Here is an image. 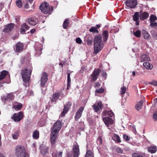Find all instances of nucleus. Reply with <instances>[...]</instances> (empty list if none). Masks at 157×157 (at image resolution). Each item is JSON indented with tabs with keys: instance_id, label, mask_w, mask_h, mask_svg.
<instances>
[{
	"instance_id": "nucleus-1",
	"label": "nucleus",
	"mask_w": 157,
	"mask_h": 157,
	"mask_svg": "<svg viewBox=\"0 0 157 157\" xmlns=\"http://www.w3.org/2000/svg\"><path fill=\"white\" fill-rule=\"evenodd\" d=\"M61 127V122L60 121H57L54 124L50 136L51 142L52 145L55 144L59 131Z\"/></svg>"
},
{
	"instance_id": "nucleus-2",
	"label": "nucleus",
	"mask_w": 157,
	"mask_h": 157,
	"mask_svg": "<svg viewBox=\"0 0 157 157\" xmlns=\"http://www.w3.org/2000/svg\"><path fill=\"white\" fill-rule=\"evenodd\" d=\"M104 44L102 40L101 35H98L95 36L94 40V54H98L104 47Z\"/></svg>"
},
{
	"instance_id": "nucleus-3",
	"label": "nucleus",
	"mask_w": 157,
	"mask_h": 157,
	"mask_svg": "<svg viewBox=\"0 0 157 157\" xmlns=\"http://www.w3.org/2000/svg\"><path fill=\"white\" fill-rule=\"evenodd\" d=\"M31 73L32 70L30 69H29L25 68L21 71V75L24 82V84L26 87L29 86L28 83Z\"/></svg>"
},
{
	"instance_id": "nucleus-4",
	"label": "nucleus",
	"mask_w": 157,
	"mask_h": 157,
	"mask_svg": "<svg viewBox=\"0 0 157 157\" xmlns=\"http://www.w3.org/2000/svg\"><path fill=\"white\" fill-rule=\"evenodd\" d=\"M39 8L42 12L47 14L51 13V12L53 10V7L51 6L50 8L48 3L47 2H45L41 4Z\"/></svg>"
},
{
	"instance_id": "nucleus-5",
	"label": "nucleus",
	"mask_w": 157,
	"mask_h": 157,
	"mask_svg": "<svg viewBox=\"0 0 157 157\" xmlns=\"http://www.w3.org/2000/svg\"><path fill=\"white\" fill-rule=\"evenodd\" d=\"M16 155L17 157H29V155L25 152L23 147L17 146L16 148Z\"/></svg>"
},
{
	"instance_id": "nucleus-6",
	"label": "nucleus",
	"mask_w": 157,
	"mask_h": 157,
	"mask_svg": "<svg viewBox=\"0 0 157 157\" xmlns=\"http://www.w3.org/2000/svg\"><path fill=\"white\" fill-rule=\"evenodd\" d=\"M101 70L99 68H95L92 74L90 75V81L91 82H95L98 78Z\"/></svg>"
},
{
	"instance_id": "nucleus-7",
	"label": "nucleus",
	"mask_w": 157,
	"mask_h": 157,
	"mask_svg": "<svg viewBox=\"0 0 157 157\" xmlns=\"http://www.w3.org/2000/svg\"><path fill=\"white\" fill-rule=\"evenodd\" d=\"M72 105V103L70 101H68L64 106V108L60 117H64L68 112Z\"/></svg>"
},
{
	"instance_id": "nucleus-8",
	"label": "nucleus",
	"mask_w": 157,
	"mask_h": 157,
	"mask_svg": "<svg viewBox=\"0 0 157 157\" xmlns=\"http://www.w3.org/2000/svg\"><path fill=\"white\" fill-rule=\"evenodd\" d=\"M23 115L22 112L20 111L17 113H15L12 117V118L16 122L20 121L23 118Z\"/></svg>"
},
{
	"instance_id": "nucleus-9",
	"label": "nucleus",
	"mask_w": 157,
	"mask_h": 157,
	"mask_svg": "<svg viewBox=\"0 0 157 157\" xmlns=\"http://www.w3.org/2000/svg\"><path fill=\"white\" fill-rule=\"evenodd\" d=\"M42 45L40 43H37L35 44V54L36 56L40 55L42 53Z\"/></svg>"
},
{
	"instance_id": "nucleus-10",
	"label": "nucleus",
	"mask_w": 157,
	"mask_h": 157,
	"mask_svg": "<svg viewBox=\"0 0 157 157\" xmlns=\"http://www.w3.org/2000/svg\"><path fill=\"white\" fill-rule=\"evenodd\" d=\"M73 153L74 157H78L79 155V146L77 143H75L73 146Z\"/></svg>"
},
{
	"instance_id": "nucleus-11",
	"label": "nucleus",
	"mask_w": 157,
	"mask_h": 157,
	"mask_svg": "<svg viewBox=\"0 0 157 157\" xmlns=\"http://www.w3.org/2000/svg\"><path fill=\"white\" fill-rule=\"evenodd\" d=\"M125 3L127 6L130 8H134L137 4V1L136 0H128Z\"/></svg>"
},
{
	"instance_id": "nucleus-12",
	"label": "nucleus",
	"mask_w": 157,
	"mask_h": 157,
	"mask_svg": "<svg viewBox=\"0 0 157 157\" xmlns=\"http://www.w3.org/2000/svg\"><path fill=\"white\" fill-rule=\"evenodd\" d=\"M103 105L101 101L96 102L95 104L92 106L93 109L96 112H97L102 108Z\"/></svg>"
},
{
	"instance_id": "nucleus-13",
	"label": "nucleus",
	"mask_w": 157,
	"mask_h": 157,
	"mask_svg": "<svg viewBox=\"0 0 157 157\" xmlns=\"http://www.w3.org/2000/svg\"><path fill=\"white\" fill-rule=\"evenodd\" d=\"M14 96L13 93H11L8 94L6 97L3 96L2 97L1 99L3 101H4L5 102L6 101H12L13 99Z\"/></svg>"
},
{
	"instance_id": "nucleus-14",
	"label": "nucleus",
	"mask_w": 157,
	"mask_h": 157,
	"mask_svg": "<svg viewBox=\"0 0 157 157\" xmlns=\"http://www.w3.org/2000/svg\"><path fill=\"white\" fill-rule=\"evenodd\" d=\"M84 110V108L83 107H80L79 108L78 111L76 113L75 116V121H78V119L81 117L82 115V113Z\"/></svg>"
},
{
	"instance_id": "nucleus-15",
	"label": "nucleus",
	"mask_w": 157,
	"mask_h": 157,
	"mask_svg": "<svg viewBox=\"0 0 157 157\" xmlns=\"http://www.w3.org/2000/svg\"><path fill=\"white\" fill-rule=\"evenodd\" d=\"M103 120L105 124L108 127L110 124H112L113 123V119L109 117H103Z\"/></svg>"
},
{
	"instance_id": "nucleus-16",
	"label": "nucleus",
	"mask_w": 157,
	"mask_h": 157,
	"mask_svg": "<svg viewBox=\"0 0 157 157\" xmlns=\"http://www.w3.org/2000/svg\"><path fill=\"white\" fill-rule=\"evenodd\" d=\"M29 26L25 23H23L21 25L20 29V33L24 34L25 33L26 30H28L29 28Z\"/></svg>"
},
{
	"instance_id": "nucleus-17",
	"label": "nucleus",
	"mask_w": 157,
	"mask_h": 157,
	"mask_svg": "<svg viewBox=\"0 0 157 157\" xmlns=\"http://www.w3.org/2000/svg\"><path fill=\"white\" fill-rule=\"evenodd\" d=\"M48 80L47 74L44 72L43 73L41 79V85L42 87H44L45 83Z\"/></svg>"
},
{
	"instance_id": "nucleus-18",
	"label": "nucleus",
	"mask_w": 157,
	"mask_h": 157,
	"mask_svg": "<svg viewBox=\"0 0 157 157\" xmlns=\"http://www.w3.org/2000/svg\"><path fill=\"white\" fill-rule=\"evenodd\" d=\"M14 24L13 23H10L6 25L3 29V32L8 33L11 31L14 28Z\"/></svg>"
},
{
	"instance_id": "nucleus-19",
	"label": "nucleus",
	"mask_w": 157,
	"mask_h": 157,
	"mask_svg": "<svg viewBox=\"0 0 157 157\" xmlns=\"http://www.w3.org/2000/svg\"><path fill=\"white\" fill-rule=\"evenodd\" d=\"M23 46L22 43L20 42H18L16 45V51L17 52H20L22 51L23 50Z\"/></svg>"
},
{
	"instance_id": "nucleus-20",
	"label": "nucleus",
	"mask_w": 157,
	"mask_h": 157,
	"mask_svg": "<svg viewBox=\"0 0 157 157\" xmlns=\"http://www.w3.org/2000/svg\"><path fill=\"white\" fill-rule=\"evenodd\" d=\"M139 13L137 12H136L133 16V19L134 21L136 22V25H139Z\"/></svg>"
},
{
	"instance_id": "nucleus-21",
	"label": "nucleus",
	"mask_w": 157,
	"mask_h": 157,
	"mask_svg": "<svg viewBox=\"0 0 157 157\" xmlns=\"http://www.w3.org/2000/svg\"><path fill=\"white\" fill-rule=\"evenodd\" d=\"M49 148L46 146L40 147V151L42 154L44 155L47 154L48 152Z\"/></svg>"
},
{
	"instance_id": "nucleus-22",
	"label": "nucleus",
	"mask_w": 157,
	"mask_h": 157,
	"mask_svg": "<svg viewBox=\"0 0 157 157\" xmlns=\"http://www.w3.org/2000/svg\"><path fill=\"white\" fill-rule=\"evenodd\" d=\"M29 24L32 26L36 25L38 22L37 20L33 18H31L28 19Z\"/></svg>"
},
{
	"instance_id": "nucleus-23",
	"label": "nucleus",
	"mask_w": 157,
	"mask_h": 157,
	"mask_svg": "<svg viewBox=\"0 0 157 157\" xmlns=\"http://www.w3.org/2000/svg\"><path fill=\"white\" fill-rule=\"evenodd\" d=\"M102 36L104 42L106 41L109 37L108 32L106 30H104L102 33Z\"/></svg>"
},
{
	"instance_id": "nucleus-24",
	"label": "nucleus",
	"mask_w": 157,
	"mask_h": 157,
	"mask_svg": "<svg viewBox=\"0 0 157 157\" xmlns=\"http://www.w3.org/2000/svg\"><path fill=\"white\" fill-rule=\"evenodd\" d=\"M149 14L147 12H144L140 14V20L144 21L147 19L149 16Z\"/></svg>"
},
{
	"instance_id": "nucleus-25",
	"label": "nucleus",
	"mask_w": 157,
	"mask_h": 157,
	"mask_svg": "<svg viewBox=\"0 0 157 157\" xmlns=\"http://www.w3.org/2000/svg\"><path fill=\"white\" fill-rule=\"evenodd\" d=\"M107 115H108L110 117H113L114 116V114L112 111L105 110L103 113L102 116L104 117Z\"/></svg>"
},
{
	"instance_id": "nucleus-26",
	"label": "nucleus",
	"mask_w": 157,
	"mask_h": 157,
	"mask_svg": "<svg viewBox=\"0 0 157 157\" xmlns=\"http://www.w3.org/2000/svg\"><path fill=\"white\" fill-rule=\"evenodd\" d=\"M141 62L145 61H150V60L149 57L146 54H143L140 56Z\"/></svg>"
},
{
	"instance_id": "nucleus-27",
	"label": "nucleus",
	"mask_w": 157,
	"mask_h": 157,
	"mask_svg": "<svg viewBox=\"0 0 157 157\" xmlns=\"http://www.w3.org/2000/svg\"><path fill=\"white\" fill-rule=\"evenodd\" d=\"M144 101V99H141L139 102L136 104L135 106V108L137 110H139L142 108L143 105Z\"/></svg>"
},
{
	"instance_id": "nucleus-28",
	"label": "nucleus",
	"mask_w": 157,
	"mask_h": 157,
	"mask_svg": "<svg viewBox=\"0 0 157 157\" xmlns=\"http://www.w3.org/2000/svg\"><path fill=\"white\" fill-rule=\"evenodd\" d=\"M112 138L113 140L118 143H120L121 142L120 138L117 134H114Z\"/></svg>"
},
{
	"instance_id": "nucleus-29",
	"label": "nucleus",
	"mask_w": 157,
	"mask_h": 157,
	"mask_svg": "<svg viewBox=\"0 0 157 157\" xmlns=\"http://www.w3.org/2000/svg\"><path fill=\"white\" fill-rule=\"evenodd\" d=\"M142 33L144 38L146 40H148L150 38V35L148 33L146 30H143L142 31Z\"/></svg>"
},
{
	"instance_id": "nucleus-30",
	"label": "nucleus",
	"mask_w": 157,
	"mask_h": 157,
	"mask_svg": "<svg viewBox=\"0 0 157 157\" xmlns=\"http://www.w3.org/2000/svg\"><path fill=\"white\" fill-rule=\"evenodd\" d=\"M143 65L147 69L151 70L153 67L152 64L147 62L144 63Z\"/></svg>"
},
{
	"instance_id": "nucleus-31",
	"label": "nucleus",
	"mask_w": 157,
	"mask_h": 157,
	"mask_svg": "<svg viewBox=\"0 0 157 157\" xmlns=\"http://www.w3.org/2000/svg\"><path fill=\"white\" fill-rule=\"evenodd\" d=\"M62 151H60L58 153L56 151H55L52 153V156L53 157H62Z\"/></svg>"
},
{
	"instance_id": "nucleus-32",
	"label": "nucleus",
	"mask_w": 157,
	"mask_h": 157,
	"mask_svg": "<svg viewBox=\"0 0 157 157\" xmlns=\"http://www.w3.org/2000/svg\"><path fill=\"white\" fill-rule=\"evenodd\" d=\"M148 151L151 153H154L157 151L156 147L155 146H151L148 148Z\"/></svg>"
},
{
	"instance_id": "nucleus-33",
	"label": "nucleus",
	"mask_w": 157,
	"mask_h": 157,
	"mask_svg": "<svg viewBox=\"0 0 157 157\" xmlns=\"http://www.w3.org/2000/svg\"><path fill=\"white\" fill-rule=\"evenodd\" d=\"M39 133L37 130L34 131L33 134V138L35 140H37L39 138Z\"/></svg>"
},
{
	"instance_id": "nucleus-34",
	"label": "nucleus",
	"mask_w": 157,
	"mask_h": 157,
	"mask_svg": "<svg viewBox=\"0 0 157 157\" xmlns=\"http://www.w3.org/2000/svg\"><path fill=\"white\" fill-rule=\"evenodd\" d=\"M20 132L19 131L17 130L14 133L12 134V136L14 139H17L19 136Z\"/></svg>"
},
{
	"instance_id": "nucleus-35",
	"label": "nucleus",
	"mask_w": 157,
	"mask_h": 157,
	"mask_svg": "<svg viewBox=\"0 0 157 157\" xmlns=\"http://www.w3.org/2000/svg\"><path fill=\"white\" fill-rule=\"evenodd\" d=\"M8 74V72L6 71H3L1 72L0 75V80L3 79Z\"/></svg>"
},
{
	"instance_id": "nucleus-36",
	"label": "nucleus",
	"mask_w": 157,
	"mask_h": 157,
	"mask_svg": "<svg viewBox=\"0 0 157 157\" xmlns=\"http://www.w3.org/2000/svg\"><path fill=\"white\" fill-rule=\"evenodd\" d=\"M90 32L94 33H99V31L94 26L91 27L89 30Z\"/></svg>"
},
{
	"instance_id": "nucleus-37",
	"label": "nucleus",
	"mask_w": 157,
	"mask_h": 157,
	"mask_svg": "<svg viewBox=\"0 0 157 157\" xmlns=\"http://www.w3.org/2000/svg\"><path fill=\"white\" fill-rule=\"evenodd\" d=\"M133 33L134 35L137 37L140 38L141 36V31L139 30H137L136 32H134Z\"/></svg>"
},
{
	"instance_id": "nucleus-38",
	"label": "nucleus",
	"mask_w": 157,
	"mask_h": 157,
	"mask_svg": "<svg viewBox=\"0 0 157 157\" xmlns=\"http://www.w3.org/2000/svg\"><path fill=\"white\" fill-rule=\"evenodd\" d=\"M86 157H94V155L92 152L90 150L88 151L86 155Z\"/></svg>"
},
{
	"instance_id": "nucleus-39",
	"label": "nucleus",
	"mask_w": 157,
	"mask_h": 157,
	"mask_svg": "<svg viewBox=\"0 0 157 157\" xmlns=\"http://www.w3.org/2000/svg\"><path fill=\"white\" fill-rule=\"evenodd\" d=\"M22 0H17L16 1V2L17 6L19 8H21L22 6Z\"/></svg>"
},
{
	"instance_id": "nucleus-40",
	"label": "nucleus",
	"mask_w": 157,
	"mask_h": 157,
	"mask_svg": "<svg viewBox=\"0 0 157 157\" xmlns=\"http://www.w3.org/2000/svg\"><path fill=\"white\" fill-rule=\"evenodd\" d=\"M157 19V17L155 15L151 14L150 17V22L155 21Z\"/></svg>"
},
{
	"instance_id": "nucleus-41",
	"label": "nucleus",
	"mask_w": 157,
	"mask_h": 157,
	"mask_svg": "<svg viewBox=\"0 0 157 157\" xmlns=\"http://www.w3.org/2000/svg\"><path fill=\"white\" fill-rule=\"evenodd\" d=\"M22 107V106L21 104L20 103L14 105V108L16 110H20L21 108Z\"/></svg>"
},
{
	"instance_id": "nucleus-42",
	"label": "nucleus",
	"mask_w": 157,
	"mask_h": 157,
	"mask_svg": "<svg viewBox=\"0 0 157 157\" xmlns=\"http://www.w3.org/2000/svg\"><path fill=\"white\" fill-rule=\"evenodd\" d=\"M97 142L98 144L101 145L102 143V139L101 137L99 136L97 140Z\"/></svg>"
},
{
	"instance_id": "nucleus-43",
	"label": "nucleus",
	"mask_w": 157,
	"mask_h": 157,
	"mask_svg": "<svg viewBox=\"0 0 157 157\" xmlns=\"http://www.w3.org/2000/svg\"><path fill=\"white\" fill-rule=\"evenodd\" d=\"M68 24V22L67 20H66L64 22L63 24V28L65 29L67 28Z\"/></svg>"
},
{
	"instance_id": "nucleus-44",
	"label": "nucleus",
	"mask_w": 157,
	"mask_h": 157,
	"mask_svg": "<svg viewBox=\"0 0 157 157\" xmlns=\"http://www.w3.org/2000/svg\"><path fill=\"white\" fill-rule=\"evenodd\" d=\"M132 157H144L142 155L139 154L134 153L132 154Z\"/></svg>"
},
{
	"instance_id": "nucleus-45",
	"label": "nucleus",
	"mask_w": 157,
	"mask_h": 157,
	"mask_svg": "<svg viewBox=\"0 0 157 157\" xmlns=\"http://www.w3.org/2000/svg\"><path fill=\"white\" fill-rule=\"evenodd\" d=\"M150 22V25L151 27L154 28L156 27L157 26V23L156 22H155V21Z\"/></svg>"
},
{
	"instance_id": "nucleus-46",
	"label": "nucleus",
	"mask_w": 157,
	"mask_h": 157,
	"mask_svg": "<svg viewBox=\"0 0 157 157\" xmlns=\"http://www.w3.org/2000/svg\"><path fill=\"white\" fill-rule=\"evenodd\" d=\"M116 151L117 152L120 154L122 153L123 152V150L121 148L119 147L116 148Z\"/></svg>"
},
{
	"instance_id": "nucleus-47",
	"label": "nucleus",
	"mask_w": 157,
	"mask_h": 157,
	"mask_svg": "<svg viewBox=\"0 0 157 157\" xmlns=\"http://www.w3.org/2000/svg\"><path fill=\"white\" fill-rule=\"evenodd\" d=\"M126 91V88L125 87H121V94H125Z\"/></svg>"
},
{
	"instance_id": "nucleus-48",
	"label": "nucleus",
	"mask_w": 157,
	"mask_h": 157,
	"mask_svg": "<svg viewBox=\"0 0 157 157\" xmlns=\"http://www.w3.org/2000/svg\"><path fill=\"white\" fill-rule=\"evenodd\" d=\"M104 91V89L103 88H101L99 89H96V92L98 93H103Z\"/></svg>"
},
{
	"instance_id": "nucleus-49",
	"label": "nucleus",
	"mask_w": 157,
	"mask_h": 157,
	"mask_svg": "<svg viewBox=\"0 0 157 157\" xmlns=\"http://www.w3.org/2000/svg\"><path fill=\"white\" fill-rule=\"evenodd\" d=\"M153 118L154 121H156L157 120V111H155L154 113Z\"/></svg>"
},
{
	"instance_id": "nucleus-50",
	"label": "nucleus",
	"mask_w": 157,
	"mask_h": 157,
	"mask_svg": "<svg viewBox=\"0 0 157 157\" xmlns=\"http://www.w3.org/2000/svg\"><path fill=\"white\" fill-rule=\"evenodd\" d=\"M53 97L57 99L59 98V94L58 93H56L53 94Z\"/></svg>"
},
{
	"instance_id": "nucleus-51",
	"label": "nucleus",
	"mask_w": 157,
	"mask_h": 157,
	"mask_svg": "<svg viewBox=\"0 0 157 157\" xmlns=\"http://www.w3.org/2000/svg\"><path fill=\"white\" fill-rule=\"evenodd\" d=\"M86 41L87 42V44L88 45H91V44H92V39L91 38H88L87 40Z\"/></svg>"
},
{
	"instance_id": "nucleus-52",
	"label": "nucleus",
	"mask_w": 157,
	"mask_h": 157,
	"mask_svg": "<svg viewBox=\"0 0 157 157\" xmlns=\"http://www.w3.org/2000/svg\"><path fill=\"white\" fill-rule=\"evenodd\" d=\"M150 84L152 85L157 86V81L153 80L150 83Z\"/></svg>"
},
{
	"instance_id": "nucleus-53",
	"label": "nucleus",
	"mask_w": 157,
	"mask_h": 157,
	"mask_svg": "<svg viewBox=\"0 0 157 157\" xmlns=\"http://www.w3.org/2000/svg\"><path fill=\"white\" fill-rule=\"evenodd\" d=\"M123 137L126 141H128L130 140L129 137L126 134H124L123 136Z\"/></svg>"
},
{
	"instance_id": "nucleus-54",
	"label": "nucleus",
	"mask_w": 157,
	"mask_h": 157,
	"mask_svg": "<svg viewBox=\"0 0 157 157\" xmlns=\"http://www.w3.org/2000/svg\"><path fill=\"white\" fill-rule=\"evenodd\" d=\"M76 42L77 43L81 44L82 42V40L80 38L78 37L76 39Z\"/></svg>"
},
{
	"instance_id": "nucleus-55",
	"label": "nucleus",
	"mask_w": 157,
	"mask_h": 157,
	"mask_svg": "<svg viewBox=\"0 0 157 157\" xmlns=\"http://www.w3.org/2000/svg\"><path fill=\"white\" fill-rule=\"evenodd\" d=\"M152 36L155 39L157 40V33L154 32L152 34Z\"/></svg>"
},
{
	"instance_id": "nucleus-56",
	"label": "nucleus",
	"mask_w": 157,
	"mask_h": 157,
	"mask_svg": "<svg viewBox=\"0 0 157 157\" xmlns=\"http://www.w3.org/2000/svg\"><path fill=\"white\" fill-rule=\"evenodd\" d=\"M67 82H71V80L70 78V73H68L67 74Z\"/></svg>"
},
{
	"instance_id": "nucleus-57",
	"label": "nucleus",
	"mask_w": 157,
	"mask_h": 157,
	"mask_svg": "<svg viewBox=\"0 0 157 157\" xmlns=\"http://www.w3.org/2000/svg\"><path fill=\"white\" fill-rule=\"evenodd\" d=\"M106 73L105 72V71H102V77L105 78L106 77Z\"/></svg>"
},
{
	"instance_id": "nucleus-58",
	"label": "nucleus",
	"mask_w": 157,
	"mask_h": 157,
	"mask_svg": "<svg viewBox=\"0 0 157 157\" xmlns=\"http://www.w3.org/2000/svg\"><path fill=\"white\" fill-rule=\"evenodd\" d=\"M132 131L135 134H136V127L135 126H133L132 127Z\"/></svg>"
},
{
	"instance_id": "nucleus-59",
	"label": "nucleus",
	"mask_w": 157,
	"mask_h": 157,
	"mask_svg": "<svg viewBox=\"0 0 157 157\" xmlns=\"http://www.w3.org/2000/svg\"><path fill=\"white\" fill-rule=\"evenodd\" d=\"M36 30L35 29H33L30 30V32L31 33L33 34V33H34L36 32Z\"/></svg>"
},
{
	"instance_id": "nucleus-60",
	"label": "nucleus",
	"mask_w": 157,
	"mask_h": 157,
	"mask_svg": "<svg viewBox=\"0 0 157 157\" xmlns=\"http://www.w3.org/2000/svg\"><path fill=\"white\" fill-rule=\"evenodd\" d=\"M57 99L56 98H54L53 97H52V98L51 99V101L52 102H56V100Z\"/></svg>"
},
{
	"instance_id": "nucleus-61",
	"label": "nucleus",
	"mask_w": 157,
	"mask_h": 157,
	"mask_svg": "<svg viewBox=\"0 0 157 157\" xmlns=\"http://www.w3.org/2000/svg\"><path fill=\"white\" fill-rule=\"evenodd\" d=\"M95 87H99L100 86V84L99 83H95Z\"/></svg>"
},
{
	"instance_id": "nucleus-62",
	"label": "nucleus",
	"mask_w": 157,
	"mask_h": 157,
	"mask_svg": "<svg viewBox=\"0 0 157 157\" xmlns=\"http://www.w3.org/2000/svg\"><path fill=\"white\" fill-rule=\"evenodd\" d=\"M94 27H95V28H96V29H98V28H99L100 27V25H97L95 26H94Z\"/></svg>"
},
{
	"instance_id": "nucleus-63",
	"label": "nucleus",
	"mask_w": 157,
	"mask_h": 157,
	"mask_svg": "<svg viewBox=\"0 0 157 157\" xmlns=\"http://www.w3.org/2000/svg\"><path fill=\"white\" fill-rule=\"evenodd\" d=\"M33 91L31 90L30 91L29 94L30 96L33 95Z\"/></svg>"
},
{
	"instance_id": "nucleus-64",
	"label": "nucleus",
	"mask_w": 157,
	"mask_h": 157,
	"mask_svg": "<svg viewBox=\"0 0 157 157\" xmlns=\"http://www.w3.org/2000/svg\"><path fill=\"white\" fill-rule=\"evenodd\" d=\"M154 103H157V98H155L154 99L153 101Z\"/></svg>"
}]
</instances>
